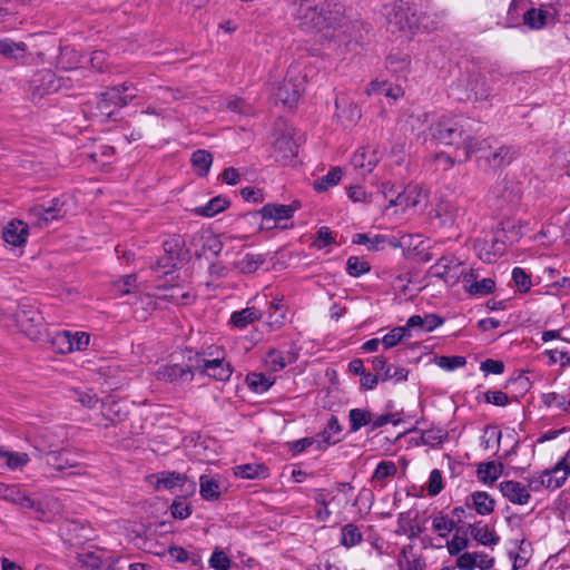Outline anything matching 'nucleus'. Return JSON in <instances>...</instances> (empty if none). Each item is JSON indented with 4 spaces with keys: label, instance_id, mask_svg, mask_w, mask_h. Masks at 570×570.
I'll return each mask as SVG.
<instances>
[{
    "label": "nucleus",
    "instance_id": "obj_36",
    "mask_svg": "<svg viewBox=\"0 0 570 570\" xmlns=\"http://www.w3.org/2000/svg\"><path fill=\"white\" fill-rule=\"evenodd\" d=\"M363 541V533L355 523H347L341 528L340 543L346 549L358 546Z\"/></svg>",
    "mask_w": 570,
    "mask_h": 570
},
{
    "label": "nucleus",
    "instance_id": "obj_1",
    "mask_svg": "<svg viewBox=\"0 0 570 570\" xmlns=\"http://www.w3.org/2000/svg\"><path fill=\"white\" fill-rule=\"evenodd\" d=\"M476 121L469 117H442L431 127L432 136L444 145H454L462 148L466 160L473 153L480 149L474 137L478 131Z\"/></svg>",
    "mask_w": 570,
    "mask_h": 570
},
{
    "label": "nucleus",
    "instance_id": "obj_19",
    "mask_svg": "<svg viewBox=\"0 0 570 570\" xmlns=\"http://www.w3.org/2000/svg\"><path fill=\"white\" fill-rule=\"evenodd\" d=\"M342 425L338 422V419L335 415H332L327 421V424L323 431L317 433V450H324L330 445H334L341 442V438L338 436L342 432Z\"/></svg>",
    "mask_w": 570,
    "mask_h": 570
},
{
    "label": "nucleus",
    "instance_id": "obj_2",
    "mask_svg": "<svg viewBox=\"0 0 570 570\" xmlns=\"http://www.w3.org/2000/svg\"><path fill=\"white\" fill-rule=\"evenodd\" d=\"M137 87L131 82L110 87L100 94L97 107L100 111L110 116L131 102L137 97Z\"/></svg>",
    "mask_w": 570,
    "mask_h": 570
},
{
    "label": "nucleus",
    "instance_id": "obj_4",
    "mask_svg": "<svg viewBox=\"0 0 570 570\" xmlns=\"http://www.w3.org/2000/svg\"><path fill=\"white\" fill-rule=\"evenodd\" d=\"M421 14L415 6L400 0L387 13V26L391 32H414L420 28Z\"/></svg>",
    "mask_w": 570,
    "mask_h": 570
},
{
    "label": "nucleus",
    "instance_id": "obj_46",
    "mask_svg": "<svg viewBox=\"0 0 570 570\" xmlns=\"http://www.w3.org/2000/svg\"><path fill=\"white\" fill-rule=\"evenodd\" d=\"M266 468L263 464H242L235 468V475L242 479H256L265 476Z\"/></svg>",
    "mask_w": 570,
    "mask_h": 570
},
{
    "label": "nucleus",
    "instance_id": "obj_40",
    "mask_svg": "<svg viewBox=\"0 0 570 570\" xmlns=\"http://www.w3.org/2000/svg\"><path fill=\"white\" fill-rule=\"evenodd\" d=\"M342 178V169L340 167L331 168L326 175L317 178L313 183L316 191L322 193L340 183Z\"/></svg>",
    "mask_w": 570,
    "mask_h": 570
},
{
    "label": "nucleus",
    "instance_id": "obj_50",
    "mask_svg": "<svg viewBox=\"0 0 570 570\" xmlns=\"http://www.w3.org/2000/svg\"><path fill=\"white\" fill-rule=\"evenodd\" d=\"M460 209L451 205L441 206L436 209V217L440 219L441 226H452L456 222Z\"/></svg>",
    "mask_w": 570,
    "mask_h": 570
},
{
    "label": "nucleus",
    "instance_id": "obj_57",
    "mask_svg": "<svg viewBox=\"0 0 570 570\" xmlns=\"http://www.w3.org/2000/svg\"><path fill=\"white\" fill-rule=\"evenodd\" d=\"M208 563L214 570H229L232 561L223 550L216 548L213 551Z\"/></svg>",
    "mask_w": 570,
    "mask_h": 570
},
{
    "label": "nucleus",
    "instance_id": "obj_48",
    "mask_svg": "<svg viewBox=\"0 0 570 570\" xmlns=\"http://www.w3.org/2000/svg\"><path fill=\"white\" fill-rule=\"evenodd\" d=\"M371 271V265L357 256H350L346 261V273L352 277H360Z\"/></svg>",
    "mask_w": 570,
    "mask_h": 570
},
{
    "label": "nucleus",
    "instance_id": "obj_15",
    "mask_svg": "<svg viewBox=\"0 0 570 570\" xmlns=\"http://www.w3.org/2000/svg\"><path fill=\"white\" fill-rule=\"evenodd\" d=\"M370 362L382 382L393 381L396 384L407 380V368L389 364L386 357L382 355L372 357Z\"/></svg>",
    "mask_w": 570,
    "mask_h": 570
},
{
    "label": "nucleus",
    "instance_id": "obj_25",
    "mask_svg": "<svg viewBox=\"0 0 570 570\" xmlns=\"http://www.w3.org/2000/svg\"><path fill=\"white\" fill-rule=\"evenodd\" d=\"M262 316V312L256 307H245L230 314L229 324L237 330H244L248 325L259 321Z\"/></svg>",
    "mask_w": 570,
    "mask_h": 570
},
{
    "label": "nucleus",
    "instance_id": "obj_28",
    "mask_svg": "<svg viewBox=\"0 0 570 570\" xmlns=\"http://www.w3.org/2000/svg\"><path fill=\"white\" fill-rule=\"evenodd\" d=\"M470 533L472 538L482 546L491 547L498 544L500 541V537L495 531L493 529L491 530L487 524H482V521L471 524Z\"/></svg>",
    "mask_w": 570,
    "mask_h": 570
},
{
    "label": "nucleus",
    "instance_id": "obj_27",
    "mask_svg": "<svg viewBox=\"0 0 570 570\" xmlns=\"http://www.w3.org/2000/svg\"><path fill=\"white\" fill-rule=\"evenodd\" d=\"M368 96L376 94L382 95L392 100H397L404 95V90L401 85H393L386 80H373L366 89Z\"/></svg>",
    "mask_w": 570,
    "mask_h": 570
},
{
    "label": "nucleus",
    "instance_id": "obj_41",
    "mask_svg": "<svg viewBox=\"0 0 570 570\" xmlns=\"http://www.w3.org/2000/svg\"><path fill=\"white\" fill-rule=\"evenodd\" d=\"M136 288L137 276L135 274L125 275L112 283V291L120 296L136 294Z\"/></svg>",
    "mask_w": 570,
    "mask_h": 570
},
{
    "label": "nucleus",
    "instance_id": "obj_13",
    "mask_svg": "<svg viewBox=\"0 0 570 570\" xmlns=\"http://www.w3.org/2000/svg\"><path fill=\"white\" fill-rule=\"evenodd\" d=\"M304 81L299 77H293L287 73L284 81L277 87L275 91V99L284 106L293 107L301 98L304 91Z\"/></svg>",
    "mask_w": 570,
    "mask_h": 570
},
{
    "label": "nucleus",
    "instance_id": "obj_26",
    "mask_svg": "<svg viewBox=\"0 0 570 570\" xmlns=\"http://www.w3.org/2000/svg\"><path fill=\"white\" fill-rule=\"evenodd\" d=\"M411 59L406 53H391L386 58V68L396 75L397 79H406L410 73Z\"/></svg>",
    "mask_w": 570,
    "mask_h": 570
},
{
    "label": "nucleus",
    "instance_id": "obj_22",
    "mask_svg": "<svg viewBox=\"0 0 570 570\" xmlns=\"http://www.w3.org/2000/svg\"><path fill=\"white\" fill-rule=\"evenodd\" d=\"M500 491L504 498L514 504H527L531 495L525 487L517 481H503L500 483Z\"/></svg>",
    "mask_w": 570,
    "mask_h": 570
},
{
    "label": "nucleus",
    "instance_id": "obj_55",
    "mask_svg": "<svg viewBox=\"0 0 570 570\" xmlns=\"http://www.w3.org/2000/svg\"><path fill=\"white\" fill-rule=\"evenodd\" d=\"M406 336H409L406 327H394L383 336L382 344L385 348H392L396 346Z\"/></svg>",
    "mask_w": 570,
    "mask_h": 570
},
{
    "label": "nucleus",
    "instance_id": "obj_16",
    "mask_svg": "<svg viewBox=\"0 0 570 570\" xmlns=\"http://www.w3.org/2000/svg\"><path fill=\"white\" fill-rule=\"evenodd\" d=\"M184 240L179 235H173L168 239L164 240L163 247L166 253L165 257L157 261L156 265L153 266L155 271L165 269V274H168V268L175 266V261L179 258Z\"/></svg>",
    "mask_w": 570,
    "mask_h": 570
},
{
    "label": "nucleus",
    "instance_id": "obj_8",
    "mask_svg": "<svg viewBox=\"0 0 570 570\" xmlns=\"http://www.w3.org/2000/svg\"><path fill=\"white\" fill-rule=\"evenodd\" d=\"M156 479L155 490L174 491L179 488L184 495H193L196 492V482L190 481L184 473L176 471H161L153 475Z\"/></svg>",
    "mask_w": 570,
    "mask_h": 570
},
{
    "label": "nucleus",
    "instance_id": "obj_49",
    "mask_svg": "<svg viewBox=\"0 0 570 570\" xmlns=\"http://www.w3.org/2000/svg\"><path fill=\"white\" fill-rule=\"evenodd\" d=\"M423 197L424 196H422L421 193H416L415 195H413V190H410L406 194H399L395 199H391L390 205L403 206L404 208H414L422 202Z\"/></svg>",
    "mask_w": 570,
    "mask_h": 570
},
{
    "label": "nucleus",
    "instance_id": "obj_11",
    "mask_svg": "<svg viewBox=\"0 0 570 570\" xmlns=\"http://www.w3.org/2000/svg\"><path fill=\"white\" fill-rule=\"evenodd\" d=\"M195 364H163L156 371V379L173 385H183L194 380Z\"/></svg>",
    "mask_w": 570,
    "mask_h": 570
},
{
    "label": "nucleus",
    "instance_id": "obj_35",
    "mask_svg": "<svg viewBox=\"0 0 570 570\" xmlns=\"http://www.w3.org/2000/svg\"><path fill=\"white\" fill-rule=\"evenodd\" d=\"M246 384L248 389L254 392L262 394L268 391L275 383V379L264 373L252 372L246 375Z\"/></svg>",
    "mask_w": 570,
    "mask_h": 570
},
{
    "label": "nucleus",
    "instance_id": "obj_51",
    "mask_svg": "<svg viewBox=\"0 0 570 570\" xmlns=\"http://www.w3.org/2000/svg\"><path fill=\"white\" fill-rule=\"evenodd\" d=\"M71 397L76 401V402H79L82 406H86V407H94L99 399L97 396V394L95 392H92V390H80V389H75L71 391Z\"/></svg>",
    "mask_w": 570,
    "mask_h": 570
},
{
    "label": "nucleus",
    "instance_id": "obj_56",
    "mask_svg": "<svg viewBox=\"0 0 570 570\" xmlns=\"http://www.w3.org/2000/svg\"><path fill=\"white\" fill-rule=\"evenodd\" d=\"M512 279L520 293H527L532 286L531 277L521 267L512 269Z\"/></svg>",
    "mask_w": 570,
    "mask_h": 570
},
{
    "label": "nucleus",
    "instance_id": "obj_5",
    "mask_svg": "<svg viewBox=\"0 0 570 570\" xmlns=\"http://www.w3.org/2000/svg\"><path fill=\"white\" fill-rule=\"evenodd\" d=\"M65 200L52 198L48 203L35 205L28 210V219L31 225L43 228L51 223L62 219L67 213Z\"/></svg>",
    "mask_w": 570,
    "mask_h": 570
},
{
    "label": "nucleus",
    "instance_id": "obj_14",
    "mask_svg": "<svg viewBox=\"0 0 570 570\" xmlns=\"http://www.w3.org/2000/svg\"><path fill=\"white\" fill-rule=\"evenodd\" d=\"M460 266L461 262L454 255H443L430 267L429 273L432 277L456 284L460 281V276H458Z\"/></svg>",
    "mask_w": 570,
    "mask_h": 570
},
{
    "label": "nucleus",
    "instance_id": "obj_64",
    "mask_svg": "<svg viewBox=\"0 0 570 570\" xmlns=\"http://www.w3.org/2000/svg\"><path fill=\"white\" fill-rule=\"evenodd\" d=\"M446 438L448 433L443 430H426L422 434L423 442L429 445L442 444Z\"/></svg>",
    "mask_w": 570,
    "mask_h": 570
},
{
    "label": "nucleus",
    "instance_id": "obj_18",
    "mask_svg": "<svg viewBox=\"0 0 570 570\" xmlns=\"http://www.w3.org/2000/svg\"><path fill=\"white\" fill-rule=\"evenodd\" d=\"M301 208V203L298 200H294L291 204H276L268 203L264 205L257 214H259L263 220H284L293 217L295 212Z\"/></svg>",
    "mask_w": 570,
    "mask_h": 570
},
{
    "label": "nucleus",
    "instance_id": "obj_37",
    "mask_svg": "<svg viewBox=\"0 0 570 570\" xmlns=\"http://www.w3.org/2000/svg\"><path fill=\"white\" fill-rule=\"evenodd\" d=\"M190 163L197 175L204 177L210 169L213 156L208 150L197 149L191 154Z\"/></svg>",
    "mask_w": 570,
    "mask_h": 570
},
{
    "label": "nucleus",
    "instance_id": "obj_38",
    "mask_svg": "<svg viewBox=\"0 0 570 570\" xmlns=\"http://www.w3.org/2000/svg\"><path fill=\"white\" fill-rule=\"evenodd\" d=\"M350 433H355L362 428L370 425L372 414L365 409H351L348 411Z\"/></svg>",
    "mask_w": 570,
    "mask_h": 570
},
{
    "label": "nucleus",
    "instance_id": "obj_12",
    "mask_svg": "<svg viewBox=\"0 0 570 570\" xmlns=\"http://www.w3.org/2000/svg\"><path fill=\"white\" fill-rule=\"evenodd\" d=\"M195 370L220 382L228 381L233 374L232 364L225 361L224 357L207 360L197 355L195 358Z\"/></svg>",
    "mask_w": 570,
    "mask_h": 570
},
{
    "label": "nucleus",
    "instance_id": "obj_32",
    "mask_svg": "<svg viewBox=\"0 0 570 570\" xmlns=\"http://www.w3.org/2000/svg\"><path fill=\"white\" fill-rule=\"evenodd\" d=\"M503 465L493 461L480 463L476 469L478 479L484 484H493L502 474Z\"/></svg>",
    "mask_w": 570,
    "mask_h": 570
},
{
    "label": "nucleus",
    "instance_id": "obj_17",
    "mask_svg": "<svg viewBox=\"0 0 570 570\" xmlns=\"http://www.w3.org/2000/svg\"><path fill=\"white\" fill-rule=\"evenodd\" d=\"M335 108L336 117L345 127L355 126L362 117L360 106L353 101H348L344 95L336 96Z\"/></svg>",
    "mask_w": 570,
    "mask_h": 570
},
{
    "label": "nucleus",
    "instance_id": "obj_10",
    "mask_svg": "<svg viewBox=\"0 0 570 570\" xmlns=\"http://www.w3.org/2000/svg\"><path fill=\"white\" fill-rule=\"evenodd\" d=\"M62 87V79L50 69L38 70L29 82L32 99H41L46 95L57 92Z\"/></svg>",
    "mask_w": 570,
    "mask_h": 570
},
{
    "label": "nucleus",
    "instance_id": "obj_44",
    "mask_svg": "<svg viewBox=\"0 0 570 570\" xmlns=\"http://www.w3.org/2000/svg\"><path fill=\"white\" fill-rule=\"evenodd\" d=\"M547 12L543 9L530 8L523 12V23L531 29H541L547 23Z\"/></svg>",
    "mask_w": 570,
    "mask_h": 570
},
{
    "label": "nucleus",
    "instance_id": "obj_54",
    "mask_svg": "<svg viewBox=\"0 0 570 570\" xmlns=\"http://www.w3.org/2000/svg\"><path fill=\"white\" fill-rule=\"evenodd\" d=\"M435 363L439 367L445 371H454L456 368L463 367L466 364V358L464 356L454 355V356H438L435 357Z\"/></svg>",
    "mask_w": 570,
    "mask_h": 570
},
{
    "label": "nucleus",
    "instance_id": "obj_9",
    "mask_svg": "<svg viewBox=\"0 0 570 570\" xmlns=\"http://www.w3.org/2000/svg\"><path fill=\"white\" fill-rule=\"evenodd\" d=\"M41 313L33 306L20 304L16 312V322L21 331L31 340H37L43 326Z\"/></svg>",
    "mask_w": 570,
    "mask_h": 570
},
{
    "label": "nucleus",
    "instance_id": "obj_7",
    "mask_svg": "<svg viewBox=\"0 0 570 570\" xmlns=\"http://www.w3.org/2000/svg\"><path fill=\"white\" fill-rule=\"evenodd\" d=\"M463 86L464 94L458 98L459 100L484 102L492 95V87L489 85L487 77L481 72H469Z\"/></svg>",
    "mask_w": 570,
    "mask_h": 570
},
{
    "label": "nucleus",
    "instance_id": "obj_52",
    "mask_svg": "<svg viewBox=\"0 0 570 570\" xmlns=\"http://www.w3.org/2000/svg\"><path fill=\"white\" fill-rule=\"evenodd\" d=\"M187 495H178L170 505V513L175 519L185 520L191 514V508L185 502Z\"/></svg>",
    "mask_w": 570,
    "mask_h": 570
},
{
    "label": "nucleus",
    "instance_id": "obj_62",
    "mask_svg": "<svg viewBox=\"0 0 570 570\" xmlns=\"http://www.w3.org/2000/svg\"><path fill=\"white\" fill-rule=\"evenodd\" d=\"M335 243L332 232L327 226H322L317 229L313 246L317 249H322L331 244Z\"/></svg>",
    "mask_w": 570,
    "mask_h": 570
},
{
    "label": "nucleus",
    "instance_id": "obj_42",
    "mask_svg": "<svg viewBox=\"0 0 570 570\" xmlns=\"http://www.w3.org/2000/svg\"><path fill=\"white\" fill-rule=\"evenodd\" d=\"M71 331H58L51 337V346L56 353L69 354L72 353V343L70 341Z\"/></svg>",
    "mask_w": 570,
    "mask_h": 570
},
{
    "label": "nucleus",
    "instance_id": "obj_58",
    "mask_svg": "<svg viewBox=\"0 0 570 570\" xmlns=\"http://www.w3.org/2000/svg\"><path fill=\"white\" fill-rule=\"evenodd\" d=\"M264 255L246 254L240 261V269L244 273H254L264 264Z\"/></svg>",
    "mask_w": 570,
    "mask_h": 570
},
{
    "label": "nucleus",
    "instance_id": "obj_24",
    "mask_svg": "<svg viewBox=\"0 0 570 570\" xmlns=\"http://www.w3.org/2000/svg\"><path fill=\"white\" fill-rule=\"evenodd\" d=\"M274 149L277 160H282L284 163L293 159L298 154V145L291 136L286 134H283L276 138L274 142Z\"/></svg>",
    "mask_w": 570,
    "mask_h": 570
},
{
    "label": "nucleus",
    "instance_id": "obj_53",
    "mask_svg": "<svg viewBox=\"0 0 570 570\" xmlns=\"http://www.w3.org/2000/svg\"><path fill=\"white\" fill-rule=\"evenodd\" d=\"M495 288V281L487 277L480 281H475L468 286V292L471 295H488L491 294Z\"/></svg>",
    "mask_w": 570,
    "mask_h": 570
},
{
    "label": "nucleus",
    "instance_id": "obj_61",
    "mask_svg": "<svg viewBox=\"0 0 570 570\" xmlns=\"http://www.w3.org/2000/svg\"><path fill=\"white\" fill-rule=\"evenodd\" d=\"M397 469L394 462L392 461H381L374 471L373 479L376 481L384 480L386 478L393 476L396 473Z\"/></svg>",
    "mask_w": 570,
    "mask_h": 570
},
{
    "label": "nucleus",
    "instance_id": "obj_45",
    "mask_svg": "<svg viewBox=\"0 0 570 570\" xmlns=\"http://www.w3.org/2000/svg\"><path fill=\"white\" fill-rule=\"evenodd\" d=\"M314 501L316 503L315 513L317 520L320 522L327 521L331 518L332 512L328 509V501L324 489H317L315 491Z\"/></svg>",
    "mask_w": 570,
    "mask_h": 570
},
{
    "label": "nucleus",
    "instance_id": "obj_6",
    "mask_svg": "<svg viewBox=\"0 0 570 570\" xmlns=\"http://www.w3.org/2000/svg\"><path fill=\"white\" fill-rule=\"evenodd\" d=\"M488 200L498 210L511 212L521 200L520 186L512 180L503 179L493 186Z\"/></svg>",
    "mask_w": 570,
    "mask_h": 570
},
{
    "label": "nucleus",
    "instance_id": "obj_47",
    "mask_svg": "<svg viewBox=\"0 0 570 570\" xmlns=\"http://www.w3.org/2000/svg\"><path fill=\"white\" fill-rule=\"evenodd\" d=\"M127 410L125 406L117 401H112L107 405H104V416L111 421V423L120 422L127 416Z\"/></svg>",
    "mask_w": 570,
    "mask_h": 570
},
{
    "label": "nucleus",
    "instance_id": "obj_63",
    "mask_svg": "<svg viewBox=\"0 0 570 570\" xmlns=\"http://www.w3.org/2000/svg\"><path fill=\"white\" fill-rule=\"evenodd\" d=\"M266 363L274 372L283 370L287 364L284 354L277 350H271L268 352Z\"/></svg>",
    "mask_w": 570,
    "mask_h": 570
},
{
    "label": "nucleus",
    "instance_id": "obj_59",
    "mask_svg": "<svg viewBox=\"0 0 570 570\" xmlns=\"http://www.w3.org/2000/svg\"><path fill=\"white\" fill-rule=\"evenodd\" d=\"M557 474L558 473L552 472V470H546L541 475V484L550 490L561 488L568 478L564 475L558 476Z\"/></svg>",
    "mask_w": 570,
    "mask_h": 570
},
{
    "label": "nucleus",
    "instance_id": "obj_3",
    "mask_svg": "<svg viewBox=\"0 0 570 570\" xmlns=\"http://www.w3.org/2000/svg\"><path fill=\"white\" fill-rule=\"evenodd\" d=\"M330 4L313 6L308 0H301L296 6L293 16L301 21V26L306 30H322L332 24Z\"/></svg>",
    "mask_w": 570,
    "mask_h": 570
},
{
    "label": "nucleus",
    "instance_id": "obj_20",
    "mask_svg": "<svg viewBox=\"0 0 570 570\" xmlns=\"http://www.w3.org/2000/svg\"><path fill=\"white\" fill-rule=\"evenodd\" d=\"M465 507L479 515H489L494 511L495 500L485 491H474L466 498Z\"/></svg>",
    "mask_w": 570,
    "mask_h": 570
},
{
    "label": "nucleus",
    "instance_id": "obj_21",
    "mask_svg": "<svg viewBox=\"0 0 570 570\" xmlns=\"http://www.w3.org/2000/svg\"><path fill=\"white\" fill-rule=\"evenodd\" d=\"M380 161L376 150L370 148L357 149L352 158L351 164L355 169L362 170V174L371 173Z\"/></svg>",
    "mask_w": 570,
    "mask_h": 570
},
{
    "label": "nucleus",
    "instance_id": "obj_23",
    "mask_svg": "<svg viewBox=\"0 0 570 570\" xmlns=\"http://www.w3.org/2000/svg\"><path fill=\"white\" fill-rule=\"evenodd\" d=\"M6 243L12 246H21L28 237V224L22 220H11L2 232Z\"/></svg>",
    "mask_w": 570,
    "mask_h": 570
},
{
    "label": "nucleus",
    "instance_id": "obj_31",
    "mask_svg": "<svg viewBox=\"0 0 570 570\" xmlns=\"http://www.w3.org/2000/svg\"><path fill=\"white\" fill-rule=\"evenodd\" d=\"M102 566V557L98 552L85 551L76 557L72 570H99Z\"/></svg>",
    "mask_w": 570,
    "mask_h": 570
},
{
    "label": "nucleus",
    "instance_id": "obj_60",
    "mask_svg": "<svg viewBox=\"0 0 570 570\" xmlns=\"http://www.w3.org/2000/svg\"><path fill=\"white\" fill-rule=\"evenodd\" d=\"M426 490L431 497L438 495L443 490L442 473L439 469H433L431 471Z\"/></svg>",
    "mask_w": 570,
    "mask_h": 570
},
{
    "label": "nucleus",
    "instance_id": "obj_30",
    "mask_svg": "<svg viewBox=\"0 0 570 570\" xmlns=\"http://www.w3.org/2000/svg\"><path fill=\"white\" fill-rule=\"evenodd\" d=\"M230 205L229 200L225 196H216L208 200L205 205L198 206L194 209L195 214L203 217H213Z\"/></svg>",
    "mask_w": 570,
    "mask_h": 570
},
{
    "label": "nucleus",
    "instance_id": "obj_29",
    "mask_svg": "<svg viewBox=\"0 0 570 570\" xmlns=\"http://www.w3.org/2000/svg\"><path fill=\"white\" fill-rule=\"evenodd\" d=\"M46 463L59 472L78 466L75 460L69 459V452L66 450L45 452Z\"/></svg>",
    "mask_w": 570,
    "mask_h": 570
},
{
    "label": "nucleus",
    "instance_id": "obj_33",
    "mask_svg": "<svg viewBox=\"0 0 570 570\" xmlns=\"http://www.w3.org/2000/svg\"><path fill=\"white\" fill-rule=\"evenodd\" d=\"M28 47L24 42H16L11 39L0 40V55L10 60L23 59L27 55Z\"/></svg>",
    "mask_w": 570,
    "mask_h": 570
},
{
    "label": "nucleus",
    "instance_id": "obj_43",
    "mask_svg": "<svg viewBox=\"0 0 570 570\" xmlns=\"http://www.w3.org/2000/svg\"><path fill=\"white\" fill-rule=\"evenodd\" d=\"M515 157V151L511 147L502 146L485 158L489 164L495 167L509 165Z\"/></svg>",
    "mask_w": 570,
    "mask_h": 570
},
{
    "label": "nucleus",
    "instance_id": "obj_34",
    "mask_svg": "<svg viewBox=\"0 0 570 570\" xmlns=\"http://www.w3.org/2000/svg\"><path fill=\"white\" fill-rule=\"evenodd\" d=\"M0 460L7 469L13 471L26 466L29 463L30 458L24 452H14L0 448Z\"/></svg>",
    "mask_w": 570,
    "mask_h": 570
},
{
    "label": "nucleus",
    "instance_id": "obj_39",
    "mask_svg": "<svg viewBox=\"0 0 570 570\" xmlns=\"http://www.w3.org/2000/svg\"><path fill=\"white\" fill-rule=\"evenodd\" d=\"M199 493L204 500L215 501L220 498L218 481L209 478L208 475H202L199 478Z\"/></svg>",
    "mask_w": 570,
    "mask_h": 570
}]
</instances>
